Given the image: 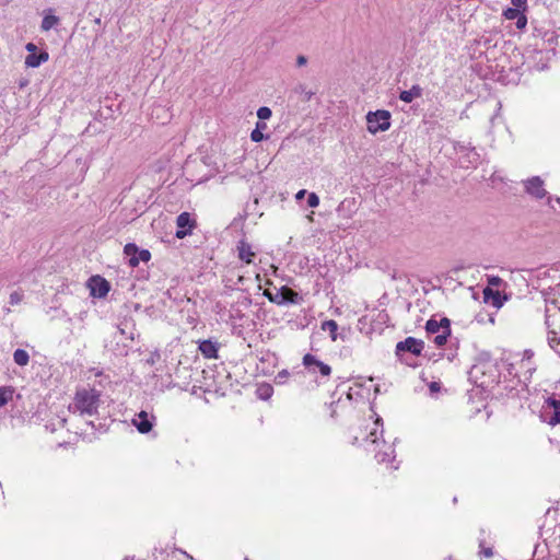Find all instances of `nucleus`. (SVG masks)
<instances>
[{
    "label": "nucleus",
    "instance_id": "1",
    "mask_svg": "<svg viewBox=\"0 0 560 560\" xmlns=\"http://www.w3.org/2000/svg\"><path fill=\"white\" fill-rule=\"evenodd\" d=\"M100 393L94 388H82L77 390L70 409L79 412L80 416H94L100 407Z\"/></svg>",
    "mask_w": 560,
    "mask_h": 560
},
{
    "label": "nucleus",
    "instance_id": "2",
    "mask_svg": "<svg viewBox=\"0 0 560 560\" xmlns=\"http://www.w3.org/2000/svg\"><path fill=\"white\" fill-rule=\"evenodd\" d=\"M545 313L548 343L557 351L560 348V307L556 302L548 303Z\"/></svg>",
    "mask_w": 560,
    "mask_h": 560
},
{
    "label": "nucleus",
    "instance_id": "3",
    "mask_svg": "<svg viewBox=\"0 0 560 560\" xmlns=\"http://www.w3.org/2000/svg\"><path fill=\"white\" fill-rule=\"evenodd\" d=\"M382 421L381 418H377L374 422V428L370 431L369 435L364 439L366 443H370L373 447V452H375V458L378 463H384L389 460L393 457L394 448L390 444L386 443L384 440L380 441L377 427Z\"/></svg>",
    "mask_w": 560,
    "mask_h": 560
},
{
    "label": "nucleus",
    "instance_id": "4",
    "mask_svg": "<svg viewBox=\"0 0 560 560\" xmlns=\"http://www.w3.org/2000/svg\"><path fill=\"white\" fill-rule=\"evenodd\" d=\"M368 130L375 135L386 131L390 127V113L388 110L369 112L366 115Z\"/></svg>",
    "mask_w": 560,
    "mask_h": 560
},
{
    "label": "nucleus",
    "instance_id": "5",
    "mask_svg": "<svg viewBox=\"0 0 560 560\" xmlns=\"http://www.w3.org/2000/svg\"><path fill=\"white\" fill-rule=\"evenodd\" d=\"M265 295L269 299L270 302L276 303L278 305L284 304V303H292L295 304L299 302V294L298 292L293 291L289 287H281L279 290H277L276 293H271L266 291Z\"/></svg>",
    "mask_w": 560,
    "mask_h": 560
},
{
    "label": "nucleus",
    "instance_id": "6",
    "mask_svg": "<svg viewBox=\"0 0 560 560\" xmlns=\"http://www.w3.org/2000/svg\"><path fill=\"white\" fill-rule=\"evenodd\" d=\"M424 348V343L422 340L416 339L413 337H408L404 341H399L396 345V355H401L402 352H410L415 355H420Z\"/></svg>",
    "mask_w": 560,
    "mask_h": 560
},
{
    "label": "nucleus",
    "instance_id": "7",
    "mask_svg": "<svg viewBox=\"0 0 560 560\" xmlns=\"http://www.w3.org/2000/svg\"><path fill=\"white\" fill-rule=\"evenodd\" d=\"M304 366L311 372L315 373L318 371L320 375L328 377L331 374V368L319 361L315 355L307 353L303 357Z\"/></svg>",
    "mask_w": 560,
    "mask_h": 560
},
{
    "label": "nucleus",
    "instance_id": "8",
    "mask_svg": "<svg viewBox=\"0 0 560 560\" xmlns=\"http://www.w3.org/2000/svg\"><path fill=\"white\" fill-rule=\"evenodd\" d=\"M176 224L178 228L175 234L177 238L186 237L196 226L195 220L190 218L188 212H182L176 219Z\"/></svg>",
    "mask_w": 560,
    "mask_h": 560
},
{
    "label": "nucleus",
    "instance_id": "9",
    "mask_svg": "<svg viewBox=\"0 0 560 560\" xmlns=\"http://www.w3.org/2000/svg\"><path fill=\"white\" fill-rule=\"evenodd\" d=\"M89 287L91 290V295L95 298L106 296L110 289L109 283L100 276H93L90 279Z\"/></svg>",
    "mask_w": 560,
    "mask_h": 560
},
{
    "label": "nucleus",
    "instance_id": "10",
    "mask_svg": "<svg viewBox=\"0 0 560 560\" xmlns=\"http://www.w3.org/2000/svg\"><path fill=\"white\" fill-rule=\"evenodd\" d=\"M525 190L537 199H541L547 195L544 188V180L539 176H534L525 182Z\"/></svg>",
    "mask_w": 560,
    "mask_h": 560
},
{
    "label": "nucleus",
    "instance_id": "11",
    "mask_svg": "<svg viewBox=\"0 0 560 560\" xmlns=\"http://www.w3.org/2000/svg\"><path fill=\"white\" fill-rule=\"evenodd\" d=\"M545 407L548 409H552L553 413L549 418V423L552 425L560 423V396L557 397L555 395L549 396L545 401Z\"/></svg>",
    "mask_w": 560,
    "mask_h": 560
},
{
    "label": "nucleus",
    "instance_id": "12",
    "mask_svg": "<svg viewBox=\"0 0 560 560\" xmlns=\"http://www.w3.org/2000/svg\"><path fill=\"white\" fill-rule=\"evenodd\" d=\"M451 328V322L448 318L443 317L440 320H435L433 318L429 319L425 324V330L428 335H435L442 332L444 327Z\"/></svg>",
    "mask_w": 560,
    "mask_h": 560
},
{
    "label": "nucleus",
    "instance_id": "13",
    "mask_svg": "<svg viewBox=\"0 0 560 560\" xmlns=\"http://www.w3.org/2000/svg\"><path fill=\"white\" fill-rule=\"evenodd\" d=\"M132 422L140 433H148L153 427L152 421L149 419V415L145 411L139 412Z\"/></svg>",
    "mask_w": 560,
    "mask_h": 560
},
{
    "label": "nucleus",
    "instance_id": "14",
    "mask_svg": "<svg viewBox=\"0 0 560 560\" xmlns=\"http://www.w3.org/2000/svg\"><path fill=\"white\" fill-rule=\"evenodd\" d=\"M199 350L207 359L218 358V343L211 340H203L199 343Z\"/></svg>",
    "mask_w": 560,
    "mask_h": 560
},
{
    "label": "nucleus",
    "instance_id": "15",
    "mask_svg": "<svg viewBox=\"0 0 560 560\" xmlns=\"http://www.w3.org/2000/svg\"><path fill=\"white\" fill-rule=\"evenodd\" d=\"M48 59L49 54L47 51H40L39 54H28L25 58V66L28 68H37Z\"/></svg>",
    "mask_w": 560,
    "mask_h": 560
},
{
    "label": "nucleus",
    "instance_id": "16",
    "mask_svg": "<svg viewBox=\"0 0 560 560\" xmlns=\"http://www.w3.org/2000/svg\"><path fill=\"white\" fill-rule=\"evenodd\" d=\"M237 250L240 259L244 260L246 264L252 262V258L255 256V253L247 242L241 241L237 245Z\"/></svg>",
    "mask_w": 560,
    "mask_h": 560
},
{
    "label": "nucleus",
    "instance_id": "17",
    "mask_svg": "<svg viewBox=\"0 0 560 560\" xmlns=\"http://www.w3.org/2000/svg\"><path fill=\"white\" fill-rule=\"evenodd\" d=\"M422 96V89L419 85H413L410 90L401 91L399 98L405 103H411L415 98Z\"/></svg>",
    "mask_w": 560,
    "mask_h": 560
},
{
    "label": "nucleus",
    "instance_id": "18",
    "mask_svg": "<svg viewBox=\"0 0 560 560\" xmlns=\"http://www.w3.org/2000/svg\"><path fill=\"white\" fill-rule=\"evenodd\" d=\"M483 298L486 302L491 303L495 307H501L503 304L500 292L494 291L491 288H486L483 290Z\"/></svg>",
    "mask_w": 560,
    "mask_h": 560
},
{
    "label": "nucleus",
    "instance_id": "19",
    "mask_svg": "<svg viewBox=\"0 0 560 560\" xmlns=\"http://www.w3.org/2000/svg\"><path fill=\"white\" fill-rule=\"evenodd\" d=\"M150 258H151V254L149 250H147V249H143L140 252L138 250V254L136 256L129 258V265L131 267H137L140 261H149Z\"/></svg>",
    "mask_w": 560,
    "mask_h": 560
},
{
    "label": "nucleus",
    "instance_id": "20",
    "mask_svg": "<svg viewBox=\"0 0 560 560\" xmlns=\"http://www.w3.org/2000/svg\"><path fill=\"white\" fill-rule=\"evenodd\" d=\"M13 360L19 366H25L30 362V355L25 350L16 349L13 353Z\"/></svg>",
    "mask_w": 560,
    "mask_h": 560
},
{
    "label": "nucleus",
    "instance_id": "21",
    "mask_svg": "<svg viewBox=\"0 0 560 560\" xmlns=\"http://www.w3.org/2000/svg\"><path fill=\"white\" fill-rule=\"evenodd\" d=\"M59 23V18L52 14H46L43 18L40 28L45 32L51 30L54 26H56Z\"/></svg>",
    "mask_w": 560,
    "mask_h": 560
},
{
    "label": "nucleus",
    "instance_id": "22",
    "mask_svg": "<svg viewBox=\"0 0 560 560\" xmlns=\"http://www.w3.org/2000/svg\"><path fill=\"white\" fill-rule=\"evenodd\" d=\"M322 329L324 331H329L332 341L337 340L338 324L334 319L323 322Z\"/></svg>",
    "mask_w": 560,
    "mask_h": 560
},
{
    "label": "nucleus",
    "instance_id": "23",
    "mask_svg": "<svg viewBox=\"0 0 560 560\" xmlns=\"http://www.w3.org/2000/svg\"><path fill=\"white\" fill-rule=\"evenodd\" d=\"M451 335V328L444 327V330L442 332L435 334V337L433 338V342L438 347H442L446 343L447 338Z\"/></svg>",
    "mask_w": 560,
    "mask_h": 560
},
{
    "label": "nucleus",
    "instance_id": "24",
    "mask_svg": "<svg viewBox=\"0 0 560 560\" xmlns=\"http://www.w3.org/2000/svg\"><path fill=\"white\" fill-rule=\"evenodd\" d=\"M13 390L10 387H0V407L12 398Z\"/></svg>",
    "mask_w": 560,
    "mask_h": 560
},
{
    "label": "nucleus",
    "instance_id": "25",
    "mask_svg": "<svg viewBox=\"0 0 560 560\" xmlns=\"http://www.w3.org/2000/svg\"><path fill=\"white\" fill-rule=\"evenodd\" d=\"M272 392L273 389L269 384L261 385L258 388V395L261 399H268L271 396Z\"/></svg>",
    "mask_w": 560,
    "mask_h": 560
},
{
    "label": "nucleus",
    "instance_id": "26",
    "mask_svg": "<svg viewBox=\"0 0 560 560\" xmlns=\"http://www.w3.org/2000/svg\"><path fill=\"white\" fill-rule=\"evenodd\" d=\"M24 294L22 291H13L9 296L11 305H19L23 301Z\"/></svg>",
    "mask_w": 560,
    "mask_h": 560
},
{
    "label": "nucleus",
    "instance_id": "27",
    "mask_svg": "<svg viewBox=\"0 0 560 560\" xmlns=\"http://www.w3.org/2000/svg\"><path fill=\"white\" fill-rule=\"evenodd\" d=\"M521 13V10L516 8H508L504 10L503 15L508 20H515Z\"/></svg>",
    "mask_w": 560,
    "mask_h": 560
},
{
    "label": "nucleus",
    "instance_id": "28",
    "mask_svg": "<svg viewBox=\"0 0 560 560\" xmlns=\"http://www.w3.org/2000/svg\"><path fill=\"white\" fill-rule=\"evenodd\" d=\"M271 109L269 107L262 106L257 110V116L260 120H266L271 117Z\"/></svg>",
    "mask_w": 560,
    "mask_h": 560
},
{
    "label": "nucleus",
    "instance_id": "29",
    "mask_svg": "<svg viewBox=\"0 0 560 560\" xmlns=\"http://www.w3.org/2000/svg\"><path fill=\"white\" fill-rule=\"evenodd\" d=\"M503 284V280L498 276H492L488 278V287L487 288H500Z\"/></svg>",
    "mask_w": 560,
    "mask_h": 560
},
{
    "label": "nucleus",
    "instance_id": "30",
    "mask_svg": "<svg viewBox=\"0 0 560 560\" xmlns=\"http://www.w3.org/2000/svg\"><path fill=\"white\" fill-rule=\"evenodd\" d=\"M124 253L130 258L138 254V247L135 244L125 245Z\"/></svg>",
    "mask_w": 560,
    "mask_h": 560
},
{
    "label": "nucleus",
    "instance_id": "31",
    "mask_svg": "<svg viewBox=\"0 0 560 560\" xmlns=\"http://www.w3.org/2000/svg\"><path fill=\"white\" fill-rule=\"evenodd\" d=\"M307 205H308V207H311V208H316V207H318V205H319V198H318V196H317L315 192H311V194H308V197H307Z\"/></svg>",
    "mask_w": 560,
    "mask_h": 560
},
{
    "label": "nucleus",
    "instance_id": "32",
    "mask_svg": "<svg viewBox=\"0 0 560 560\" xmlns=\"http://www.w3.org/2000/svg\"><path fill=\"white\" fill-rule=\"evenodd\" d=\"M250 139L254 142H260L265 139V136H264L262 131H260L258 129H254L250 133Z\"/></svg>",
    "mask_w": 560,
    "mask_h": 560
},
{
    "label": "nucleus",
    "instance_id": "33",
    "mask_svg": "<svg viewBox=\"0 0 560 560\" xmlns=\"http://www.w3.org/2000/svg\"><path fill=\"white\" fill-rule=\"evenodd\" d=\"M526 24H527V19H526V16L523 13H521L516 18V27L522 30V28H524L526 26Z\"/></svg>",
    "mask_w": 560,
    "mask_h": 560
},
{
    "label": "nucleus",
    "instance_id": "34",
    "mask_svg": "<svg viewBox=\"0 0 560 560\" xmlns=\"http://www.w3.org/2000/svg\"><path fill=\"white\" fill-rule=\"evenodd\" d=\"M514 8L521 10L525 9L527 0H511Z\"/></svg>",
    "mask_w": 560,
    "mask_h": 560
},
{
    "label": "nucleus",
    "instance_id": "35",
    "mask_svg": "<svg viewBox=\"0 0 560 560\" xmlns=\"http://www.w3.org/2000/svg\"><path fill=\"white\" fill-rule=\"evenodd\" d=\"M545 36H547V42L549 45L556 44V40L558 39V36L555 34V32L546 33Z\"/></svg>",
    "mask_w": 560,
    "mask_h": 560
},
{
    "label": "nucleus",
    "instance_id": "36",
    "mask_svg": "<svg viewBox=\"0 0 560 560\" xmlns=\"http://www.w3.org/2000/svg\"><path fill=\"white\" fill-rule=\"evenodd\" d=\"M25 49L30 52V54H35L36 50H37V46L33 43H27L26 46H25Z\"/></svg>",
    "mask_w": 560,
    "mask_h": 560
},
{
    "label": "nucleus",
    "instance_id": "37",
    "mask_svg": "<svg viewBox=\"0 0 560 560\" xmlns=\"http://www.w3.org/2000/svg\"><path fill=\"white\" fill-rule=\"evenodd\" d=\"M306 62H307V59L305 56H303V55L298 56V58H296L298 67H302V66L306 65Z\"/></svg>",
    "mask_w": 560,
    "mask_h": 560
},
{
    "label": "nucleus",
    "instance_id": "38",
    "mask_svg": "<svg viewBox=\"0 0 560 560\" xmlns=\"http://www.w3.org/2000/svg\"><path fill=\"white\" fill-rule=\"evenodd\" d=\"M305 195H306V190H305V189H301V190H299V191L296 192V195H295V199H296V200H301V199H303V198H304V196H305Z\"/></svg>",
    "mask_w": 560,
    "mask_h": 560
},
{
    "label": "nucleus",
    "instance_id": "39",
    "mask_svg": "<svg viewBox=\"0 0 560 560\" xmlns=\"http://www.w3.org/2000/svg\"><path fill=\"white\" fill-rule=\"evenodd\" d=\"M482 553H483V555H485V557H487V558H490V557H492V555H493V552H492V550H491L490 548H486V549H483V550H482Z\"/></svg>",
    "mask_w": 560,
    "mask_h": 560
},
{
    "label": "nucleus",
    "instance_id": "40",
    "mask_svg": "<svg viewBox=\"0 0 560 560\" xmlns=\"http://www.w3.org/2000/svg\"><path fill=\"white\" fill-rule=\"evenodd\" d=\"M266 128H267V125L265 122H257L255 129L262 131Z\"/></svg>",
    "mask_w": 560,
    "mask_h": 560
},
{
    "label": "nucleus",
    "instance_id": "41",
    "mask_svg": "<svg viewBox=\"0 0 560 560\" xmlns=\"http://www.w3.org/2000/svg\"><path fill=\"white\" fill-rule=\"evenodd\" d=\"M430 389L431 390H436L438 389V384L436 383H432L431 386H430Z\"/></svg>",
    "mask_w": 560,
    "mask_h": 560
},
{
    "label": "nucleus",
    "instance_id": "42",
    "mask_svg": "<svg viewBox=\"0 0 560 560\" xmlns=\"http://www.w3.org/2000/svg\"><path fill=\"white\" fill-rule=\"evenodd\" d=\"M557 353L560 355V348H557Z\"/></svg>",
    "mask_w": 560,
    "mask_h": 560
}]
</instances>
